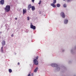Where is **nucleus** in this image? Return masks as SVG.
Masks as SVG:
<instances>
[{"label":"nucleus","instance_id":"24","mask_svg":"<svg viewBox=\"0 0 76 76\" xmlns=\"http://www.w3.org/2000/svg\"><path fill=\"white\" fill-rule=\"evenodd\" d=\"M15 20H17V19H18V18H15Z\"/></svg>","mask_w":76,"mask_h":76},{"label":"nucleus","instance_id":"6","mask_svg":"<svg viewBox=\"0 0 76 76\" xmlns=\"http://www.w3.org/2000/svg\"><path fill=\"white\" fill-rule=\"evenodd\" d=\"M0 4L2 5H3L4 4V0H1L0 1Z\"/></svg>","mask_w":76,"mask_h":76},{"label":"nucleus","instance_id":"5","mask_svg":"<svg viewBox=\"0 0 76 76\" xmlns=\"http://www.w3.org/2000/svg\"><path fill=\"white\" fill-rule=\"evenodd\" d=\"M61 16H62V18H65V15H64V12H63L61 13Z\"/></svg>","mask_w":76,"mask_h":76},{"label":"nucleus","instance_id":"13","mask_svg":"<svg viewBox=\"0 0 76 76\" xmlns=\"http://www.w3.org/2000/svg\"><path fill=\"white\" fill-rule=\"evenodd\" d=\"M38 67H37L35 69H34V72H37V70H38Z\"/></svg>","mask_w":76,"mask_h":76},{"label":"nucleus","instance_id":"21","mask_svg":"<svg viewBox=\"0 0 76 76\" xmlns=\"http://www.w3.org/2000/svg\"><path fill=\"white\" fill-rule=\"evenodd\" d=\"M27 18L28 20H29V17H27Z\"/></svg>","mask_w":76,"mask_h":76},{"label":"nucleus","instance_id":"9","mask_svg":"<svg viewBox=\"0 0 76 76\" xmlns=\"http://www.w3.org/2000/svg\"><path fill=\"white\" fill-rule=\"evenodd\" d=\"M31 9L32 10H35V6H32V7H31Z\"/></svg>","mask_w":76,"mask_h":76},{"label":"nucleus","instance_id":"7","mask_svg":"<svg viewBox=\"0 0 76 76\" xmlns=\"http://www.w3.org/2000/svg\"><path fill=\"white\" fill-rule=\"evenodd\" d=\"M23 15H24L25 13H26V9H23Z\"/></svg>","mask_w":76,"mask_h":76},{"label":"nucleus","instance_id":"4","mask_svg":"<svg viewBox=\"0 0 76 76\" xmlns=\"http://www.w3.org/2000/svg\"><path fill=\"white\" fill-rule=\"evenodd\" d=\"M51 66H52V67H57L58 66V65L55 64H51Z\"/></svg>","mask_w":76,"mask_h":76},{"label":"nucleus","instance_id":"19","mask_svg":"<svg viewBox=\"0 0 76 76\" xmlns=\"http://www.w3.org/2000/svg\"><path fill=\"white\" fill-rule=\"evenodd\" d=\"M41 3V1H40L38 3L39 4H40Z\"/></svg>","mask_w":76,"mask_h":76},{"label":"nucleus","instance_id":"11","mask_svg":"<svg viewBox=\"0 0 76 76\" xmlns=\"http://www.w3.org/2000/svg\"><path fill=\"white\" fill-rule=\"evenodd\" d=\"M2 45H4L6 44V42H5V41H4V40L2 41Z\"/></svg>","mask_w":76,"mask_h":76},{"label":"nucleus","instance_id":"1","mask_svg":"<svg viewBox=\"0 0 76 76\" xmlns=\"http://www.w3.org/2000/svg\"><path fill=\"white\" fill-rule=\"evenodd\" d=\"M5 11L7 12H9L10 10V6L7 5L5 8H4Z\"/></svg>","mask_w":76,"mask_h":76},{"label":"nucleus","instance_id":"14","mask_svg":"<svg viewBox=\"0 0 76 76\" xmlns=\"http://www.w3.org/2000/svg\"><path fill=\"white\" fill-rule=\"evenodd\" d=\"M3 47L2 46L1 49V51L2 53H3Z\"/></svg>","mask_w":76,"mask_h":76},{"label":"nucleus","instance_id":"10","mask_svg":"<svg viewBox=\"0 0 76 76\" xmlns=\"http://www.w3.org/2000/svg\"><path fill=\"white\" fill-rule=\"evenodd\" d=\"M51 5L53 6V7H56V5L54 4H51Z\"/></svg>","mask_w":76,"mask_h":76},{"label":"nucleus","instance_id":"20","mask_svg":"<svg viewBox=\"0 0 76 76\" xmlns=\"http://www.w3.org/2000/svg\"><path fill=\"white\" fill-rule=\"evenodd\" d=\"M60 68H59V67H58V68H57V70L59 71V70H60Z\"/></svg>","mask_w":76,"mask_h":76},{"label":"nucleus","instance_id":"12","mask_svg":"<svg viewBox=\"0 0 76 76\" xmlns=\"http://www.w3.org/2000/svg\"><path fill=\"white\" fill-rule=\"evenodd\" d=\"M65 24H67L68 23V20H66L64 21Z\"/></svg>","mask_w":76,"mask_h":76},{"label":"nucleus","instance_id":"8","mask_svg":"<svg viewBox=\"0 0 76 76\" xmlns=\"http://www.w3.org/2000/svg\"><path fill=\"white\" fill-rule=\"evenodd\" d=\"M32 7V5H31V4H30L28 5V10H30V9H31Z\"/></svg>","mask_w":76,"mask_h":76},{"label":"nucleus","instance_id":"26","mask_svg":"<svg viewBox=\"0 0 76 76\" xmlns=\"http://www.w3.org/2000/svg\"><path fill=\"white\" fill-rule=\"evenodd\" d=\"M0 38H1V37H0Z\"/></svg>","mask_w":76,"mask_h":76},{"label":"nucleus","instance_id":"25","mask_svg":"<svg viewBox=\"0 0 76 76\" xmlns=\"http://www.w3.org/2000/svg\"><path fill=\"white\" fill-rule=\"evenodd\" d=\"M11 37H13V34H12L11 35Z\"/></svg>","mask_w":76,"mask_h":76},{"label":"nucleus","instance_id":"2","mask_svg":"<svg viewBox=\"0 0 76 76\" xmlns=\"http://www.w3.org/2000/svg\"><path fill=\"white\" fill-rule=\"evenodd\" d=\"M39 58V57H38V56L35 57V59H34L33 61L34 64H35L36 65H38V61L37 60Z\"/></svg>","mask_w":76,"mask_h":76},{"label":"nucleus","instance_id":"3","mask_svg":"<svg viewBox=\"0 0 76 76\" xmlns=\"http://www.w3.org/2000/svg\"><path fill=\"white\" fill-rule=\"evenodd\" d=\"M30 28L31 29H33L34 30L36 29V27H35V26H34V25H32V23H31V24Z\"/></svg>","mask_w":76,"mask_h":76},{"label":"nucleus","instance_id":"18","mask_svg":"<svg viewBox=\"0 0 76 76\" xmlns=\"http://www.w3.org/2000/svg\"><path fill=\"white\" fill-rule=\"evenodd\" d=\"M64 7H67V5H66V4H65L64 5Z\"/></svg>","mask_w":76,"mask_h":76},{"label":"nucleus","instance_id":"23","mask_svg":"<svg viewBox=\"0 0 76 76\" xmlns=\"http://www.w3.org/2000/svg\"><path fill=\"white\" fill-rule=\"evenodd\" d=\"M34 1H35V0H32V2H34Z\"/></svg>","mask_w":76,"mask_h":76},{"label":"nucleus","instance_id":"15","mask_svg":"<svg viewBox=\"0 0 76 76\" xmlns=\"http://www.w3.org/2000/svg\"><path fill=\"white\" fill-rule=\"evenodd\" d=\"M9 73H12V69H9Z\"/></svg>","mask_w":76,"mask_h":76},{"label":"nucleus","instance_id":"17","mask_svg":"<svg viewBox=\"0 0 76 76\" xmlns=\"http://www.w3.org/2000/svg\"><path fill=\"white\" fill-rule=\"evenodd\" d=\"M53 4H56V0H53Z\"/></svg>","mask_w":76,"mask_h":76},{"label":"nucleus","instance_id":"22","mask_svg":"<svg viewBox=\"0 0 76 76\" xmlns=\"http://www.w3.org/2000/svg\"><path fill=\"white\" fill-rule=\"evenodd\" d=\"M20 64V63L19 62H18V65H19Z\"/></svg>","mask_w":76,"mask_h":76},{"label":"nucleus","instance_id":"16","mask_svg":"<svg viewBox=\"0 0 76 76\" xmlns=\"http://www.w3.org/2000/svg\"><path fill=\"white\" fill-rule=\"evenodd\" d=\"M57 6V7H60V4H57L56 5Z\"/></svg>","mask_w":76,"mask_h":76}]
</instances>
